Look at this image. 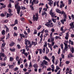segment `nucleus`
<instances>
[{
  "label": "nucleus",
  "mask_w": 74,
  "mask_h": 74,
  "mask_svg": "<svg viewBox=\"0 0 74 74\" xmlns=\"http://www.w3.org/2000/svg\"><path fill=\"white\" fill-rule=\"evenodd\" d=\"M48 21V22L46 24H45V26H46L47 27L49 28L53 27V23H52V20H49Z\"/></svg>",
  "instance_id": "obj_1"
},
{
  "label": "nucleus",
  "mask_w": 74,
  "mask_h": 74,
  "mask_svg": "<svg viewBox=\"0 0 74 74\" xmlns=\"http://www.w3.org/2000/svg\"><path fill=\"white\" fill-rule=\"evenodd\" d=\"M15 8H16V10H17V13L18 14H19L20 13V11H21V6L18 5V4H16L15 5Z\"/></svg>",
  "instance_id": "obj_2"
},
{
  "label": "nucleus",
  "mask_w": 74,
  "mask_h": 74,
  "mask_svg": "<svg viewBox=\"0 0 74 74\" xmlns=\"http://www.w3.org/2000/svg\"><path fill=\"white\" fill-rule=\"evenodd\" d=\"M25 45H29V47L30 48H31L32 46V45H31V42L29 41V40H27V39L25 40ZM28 42V44H27V43Z\"/></svg>",
  "instance_id": "obj_3"
},
{
  "label": "nucleus",
  "mask_w": 74,
  "mask_h": 74,
  "mask_svg": "<svg viewBox=\"0 0 74 74\" xmlns=\"http://www.w3.org/2000/svg\"><path fill=\"white\" fill-rule=\"evenodd\" d=\"M35 15L36 17H35V15H34L33 16V20H34V21H37V20L38 19V13H36L35 14Z\"/></svg>",
  "instance_id": "obj_4"
},
{
  "label": "nucleus",
  "mask_w": 74,
  "mask_h": 74,
  "mask_svg": "<svg viewBox=\"0 0 74 74\" xmlns=\"http://www.w3.org/2000/svg\"><path fill=\"white\" fill-rule=\"evenodd\" d=\"M50 14L53 18H56L57 17L56 16H55V13L52 12V9H51L50 11Z\"/></svg>",
  "instance_id": "obj_5"
},
{
  "label": "nucleus",
  "mask_w": 74,
  "mask_h": 74,
  "mask_svg": "<svg viewBox=\"0 0 74 74\" xmlns=\"http://www.w3.org/2000/svg\"><path fill=\"white\" fill-rule=\"evenodd\" d=\"M5 57V54L4 53H0V60H3V59L1 57Z\"/></svg>",
  "instance_id": "obj_6"
},
{
  "label": "nucleus",
  "mask_w": 74,
  "mask_h": 74,
  "mask_svg": "<svg viewBox=\"0 0 74 74\" xmlns=\"http://www.w3.org/2000/svg\"><path fill=\"white\" fill-rule=\"evenodd\" d=\"M39 1L38 0H33L32 3V5H33L34 3L36 4H38V3Z\"/></svg>",
  "instance_id": "obj_7"
},
{
  "label": "nucleus",
  "mask_w": 74,
  "mask_h": 74,
  "mask_svg": "<svg viewBox=\"0 0 74 74\" xmlns=\"http://www.w3.org/2000/svg\"><path fill=\"white\" fill-rule=\"evenodd\" d=\"M64 44L65 45V47L64 48V50L66 51H67L68 50V47L67 46V44L65 42L64 43Z\"/></svg>",
  "instance_id": "obj_8"
},
{
  "label": "nucleus",
  "mask_w": 74,
  "mask_h": 74,
  "mask_svg": "<svg viewBox=\"0 0 74 74\" xmlns=\"http://www.w3.org/2000/svg\"><path fill=\"white\" fill-rule=\"evenodd\" d=\"M73 57H74V56L71 53H70L68 55V58L69 59H70V58H73Z\"/></svg>",
  "instance_id": "obj_9"
},
{
  "label": "nucleus",
  "mask_w": 74,
  "mask_h": 74,
  "mask_svg": "<svg viewBox=\"0 0 74 74\" xmlns=\"http://www.w3.org/2000/svg\"><path fill=\"white\" fill-rule=\"evenodd\" d=\"M69 32H67V33H66V36L65 37V39L66 40H68V39H69Z\"/></svg>",
  "instance_id": "obj_10"
},
{
  "label": "nucleus",
  "mask_w": 74,
  "mask_h": 74,
  "mask_svg": "<svg viewBox=\"0 0 74 74\" xmlns=\"http://www.w3.org/2000/svg\"><path fill=\"white\" fill-rule=\"evenodd\" d=\"M48 45H49V47L51 49V51H52V46L51 44H48Z\"/></svg>",
  "instance_id": "obj_11"
},
{
  "label": "nucleus",
  "mask_w": 74,
  "mask_h": 74,
  "mask_svg": "<svg viewBox=\"0 0 74 74\" xmlns=\"http://www.w3.org/2000/svg\"><path fill=\"white\" fill-rule=\"evenodd\" d=\"M33 67L34 68H38V66L37 64H35L33 65Z\"/></svg>",
  "instance_id": "obj_12"
},
{
  "label": "nucleus",
  "mask_w": 74,
  "mask_h": 74,
  "mask_svg": "<svg viewBox=\"0 0 74 74\" xmlns=\"http://www.w3.org/2000/svg\"><path fill=\"white\" fill-rule=\"evenodd\" d=\"M44 58H45V60H48V61H49H49H50V59H49L48 58V57H47V56H45Z\"/></svg>",
  "instance_id": "obj_13"
},
{
  "label": "nucleus",
  "mask_w": 74,
  "mask_h": 74,
  "mask_svg": "<svg viewBox=\"0 0 74 74\" xmlns=\"http://www.w3.org/2000/svg\"><path fill=\"white\" fill-rule=\"evenodd\" d=\"M32 45H34V46H36V45L37 44V42H34L33 41L32 42Z\"/></svg>",
  "instance_id": "obj_14"
},
{
  "label": "nucleus",
  "mask_w": 74,
  "mask_h": 74,
  "mask_svg": "<svg viewBox=\"0 0 74 74\" xmlns=\"http://www.w3.org/2000/svg\"><path fill=\"white\" fill-rule=\"evenodd\" d=\"M8 66H9V68L11 69L12 68V69H14V65H10V64H8Z\"/></svg>",
  "instance_id": "obj_15"
},
{
  "label": "nucleus",
  "mask_w": 74,
  "mask_h": 74,
  "mask_svg": "<svg viewBox=\"0 0 74 74\" xmlns=\"http://www.w3.org/2000/svg\"><path fill=\"white\" fill-rule=\"evenodd\" d=\"M52 62H53V63L54 64L55 63V56H52Z\"/></svg>",
  "instance_id": "obj_16"
},
{
  "label": "nucleus",
  "mask_w": 74,
  "mask_h": 74,
  "mask_svg": "<svg viewBox=\"0 0 74 74\" xmlns=\"http://www.w3.org/2000/svg\"><path fill=\"white\" fill-rule=\"evenodd\" d=\"M10 51H11V52H15V49L14 48H13L12 49L10 48Z\"/></svg>",
  "instance_id": "obj_17"
},
{
  "label": "nucleus",
  "mask_w": 74,
  "mask_h": 74,
  "mask_svg": "<svg viewBox=\"0 0 74 74\" xmlns=\"http://www.w3.org/2000/svg\"><path fill=\"white\" fill-rule=\"evenodd\" d=\"M38 51H39V53L40 54H41L42 53V49H37Z\"/></svg>",
  "instance_id": "obj_18"
},
{
  "label": "nucleus",
  "mask_w": 74,
  "mask_h": 74,
  "mask_svg": "<svg viewBox=\"0 0 74 74\" xmlns=\"http://www.w3.org/2000/svg\"><path fill=\"white\" fill-rule=\"evenodd\" d=\"M33 66V65H32V62H30V64L29 65V67L28 68V69H29L31 68H30V67H32Z\"/></svg>",
  "instance_id": "obj_19"
},
{
  "label": "nucleus",
  "mask_w": 74,
  "mask_h": 74,
  "mask_svg": "<svg viewBox=\"0 0 74 74\" xmlns=\"http://www.w3.org/2000/svg\"><path fill=\"white\" fill-rule=\"evenodd\" d=\"M73 25H74L73 23H70V24H69V25H70L71 27L70 28V29H71H71H73Z\"/></svg>",
  "instance_id": "obj_20"
},
{
  "label": "nucleus",
  "mask_w": 74,
  "mask_h": 74,
  "mask_svg": "<svg viewBox=\"0 0 74 74\" xmlns=\"http://www.w3.org/2000/svg\"><path fill=\"white\" fill-rule=\"evenodd\" d=\"M14 43L12 42H11V43L10 44V47H12V46H14Z\"/></svg>",
  "instance_id": "obj_21"
},
{
  "label": "nucleus",
  "mask_w": 74,
  "mask_h": 74,
  "mask_svg": "<svg viewBox=\"0 0 74 74\" xmlns=\"http://www.w3.org/2000/svg\"><path fill=\"white\" fill-rule=\"evenodd\" d=\"M51 20L52 21L54 22V23H56V19H55L54 18H51Z\"/></svg>",
  "instance_id": "obj_22"
},
{
  "label": "nucleus",
  "mask_w": 74,
  "mask_h": 74,
  "mask_svg": "<svg viewBox=\"0 0 74 74\" xmlns=\"http://www.w3.org/2000/svg\"><path fill=\"white\" fill-rule=\"evenodd\" d=\"M49 52V49L48 48H47V47H46V54H47L48 52Z\"/></svg>",
  "instance_id": "obj_23"
},
{
  "label": "nucleus",
  "mask_w": 74,
  "mask_h": 74,
  "mask_svg": "<svg viewBox=\"0 0 74 74\" xmlns=\"http://www.w3.org/2000/svg\"><path fill=\"white\" fill-rule=\"evenodd\" d=\"M7 38H6V39H8L9 38H10V34L8 33V34L6 36Z\"/></svg>",
  "instance_id": "obj_24"
},
{
  "label": "nucleus",
  "mask_w": 74,
  "mask_h": 74,
  "mask_svg": "<svg viewBox=\"0 0 74 74\" xmlns=\"http://www.w3.org/2000/svg\"><path fill=\"white\" fill-rule=\"evenodd\" d=\"M43 62V64H45V65H47V62L45 60H44L43 62Z\"/></svg>",
  "instance_id": "obj_25"
},
{
  "label": "nucleus",
  "mask_w": 74,
  "mask_h": 74,
  "mask_svg": "<svg viewBox=\"0 0 74 74\" xmlns=\"http://www.w3.org/2000/svg\"><path fill=\"white\" fill-rule=\"evenodd\" d=\"M42 36H40V38H41V39L40 40V42L39 43V44L40 43H41V41H42Z\"/></svg>",
  "instance_id": "obj_26"
},
{
  "label": "nucleus",
  "mask_w": 74,
  "mask_h": 74,
  "mask_svg": "<svg viewBox=\"0 0 74 74\" xmlns=\"http://www.w3.org/2000/svg\"><path fill=\"white\" fill-rule=\"evenodd\" d=\"M45 45H44L43 48H45V47H47V42H45Z\"/></svg>",
  "instance_id": "obj_27"
},
{
  "label": "nucleus",
  "mask_w": 74,
  "mask_h": 74,
  "mask_svg": "<svg viewBox=\"0 0 74 74\" xmlns=\"http://www.w3.org/2000/svg\"><path fill=\"white\" fill-rule=\"evenodd\" d=\"M24 34H25V35L26 38H27V36L28 34H27V33H26V31H24Z\"/></svg>",
  "instance_id": "obj_28"
},
{
  "label": "nucleus",
  "mask_w": 74,
  "mask_h": 74,
  "mask_svg": "<svg viewBox=\"0 0 74 74\" xmlns=\"http://www.w3.org/2000/svg\"><path fill=\"white\" fill-rule=\"evenodd\" d=\"M2 34V35H5V30H3L1 32Z\"/></svg>",
  "instance_id": "obj_29"
},
{
  "label": "nucleus",
  "mask_w": 74,
  "mask_h": 74,
  "mask_svg": "<svg viewBox=\"0 0 74 74\" xmlns=\"http://www.w3.org/2000/svg\"><path fill=\"white\" fill-rule=\"evenodd\" d=\"M20 35L21 37H23V38H25V35H24L23 34H20Z\"/></svg>",
  "instance_id": "obj_30"
},
{
  "label": "nucleus",
  "mask_w": 74,
  "mask_h": 74,
  "mask_svg": "<svg viewBox=\"0 0 74 74\" xmlns=\"http://www.w3.org/2000/svg\"><path fill=\"white\" fill-rule=\"evenodd\" d=\"M52 2H49V5H50V6H52V4H53V1H52Z\"/></svg>",
  "instance_id": "obj_31"
},
{
  "label": "nucleus",
  "mask_w": 74,
  "mask_h": 74,
  "mask_svg": "<svg viewBox=\"0 0 74 74\" xmlns=\"http://www.w3.org/2000/svg\"><path fill=\"white\" fill-rule=\"evenodd\" d=\"M45 48L43 47L42 52L44 53H45Z\"/></svg>",
  "instance_id": "obj_32"
},
{
  "label": "nucleus",
  "mask_w": 74,
  "mask_h": 74,
  "mask_svg": "<svg viewBox=\"0 0 74 74\" xmlns=\"http://www.w3.org/2000/svg\"><path fill=\"white\" fill-rule=\"evenodd\" d=\"M56 11L57 12H58V13H59L60 11V10H59V9H56Z\"/></svg>",
  "instance_id": "obj_33"
},
{
  "label": "nucleus",
  "mask_w": 74,
  "mask_h": 74,
  "mask_svg": "<svg viewBox=\"0 0 74 74\" xmlns=\"http://www.w3.org/2000/svg\"><path fill=\"white\" fill-rule=\"evenodd\" d=\"M65 5L64 4H61V5H60V8H62V7H64Z\"/></svg>",
  "instance_id": "obj_34"
},
{
  "label": "nucleus",
  "mask_w": 74,
  "mask_h": 74,
  "mask_svg": "<svg viewBox=\"0 0 74 74\" xmlns=\"http://www.w3.org/2000/svg\"><path fill=\"white\" fill-rule=\"evenodd\" d=\"M64 18H67V15L66 14V13H64V14H63Z\"/></svg>",
  "instance_id": "obj_35"
},
{
  "label": "nucleus",
  "mask_w": 74,
  "mask_h": 74,
  "mask_svg": "<svg viewBox=\"0 0 74 74\" xmlns=\"http://www.w3.org/2000/svg\"><path fill=\"white\" fill-rule=\"evenodd\" d=\"M51 42H53L54 41V38L53 37H51Z\"/></svg>",
  "instance_id": "obj_36"
},
{
  "label": "nucleus",
  "mask_w": 74,
  "mask_h": 74,
  "mask_svg": "<svg viewBox=\"0 0 74 74\" xmlns=\"http://www.w3.org/2000/svg\"><path fill=\"white\" fill-rule=\"evenodd\" d=\"M61 48L62 49H63V44H61L60 45Z\"/></svg>",
  "instance_id": "obj_37"
},
{
  "label": "nucleus",
  "mask_w": 74,
  "mask_h": 74,
  "mask_svg": "<svg viewBox=\"0 0 74 74\" xmlns=\"http://www.w3.org/2000/svg\"><path fill=\"white\" fill-rule=\"evenodd\" d=\"M45 14V11H43L42 12V15H44Z\"/></svg>",
  "instance_id": "obj_38"
},
{
  "label": "nucleus",
  "mask_w": 74,
  "mask_h": 74,
  "mask_svg": "<svg viewBox=\"0 0 74 74\" xmlns=\"http://www.w3.org/2000/svg\"><path fill=\"white\" fill-rule=\"evenodd\" d=\"M59 13H60V14H61V15H63V14H64L65 12H64V11H62V12H61L60 11V12Z\"/></svg>",
  "instance_id": "obj_39"
},
{
  "label": "nucleus",
  "mask_w": 74,
  "mask_h": 74,
  "mask_svg": "<svg viewBox=\"0 0 74 74\" xmlns=\"http://www.w3.org/2000/svg\"><path fill=\"white\" fill-rule=\"evenodd\" d=\"M14 60V58L12 57H10V61H12Z\"/></svg>",
  "instance_id": "obj_40"
},
{
  "label": "nucleus",
  "mask_w": 74,
  "mask_h": 74,
  "mask_svg": "<svg viewBox=\"0 0 74 74\" xmlns=\"http://www.w3.org/2000/svg\"><path fill=\"white\" fill-rule=\"evenodd\" d=\"M71 51L72 53H74V48H73V47L71 48Z\"/></svg>",
  "instance_id": "obj_41"
},
{
  "label": "nucleus",
  "mask_w": 74,
  "mask_h": 74,
  "mask_svg": "<svg viewBox=\"0 0 74 74\" xmlns=\"http://www.w3.org/2000/svg\"><path fill=\"white\" fill-rule=\"evenodd\" d=\"M54 49H56V48H58V46L57 45H55L53 47Z\"/></svg>",
  "instance_id": "obj_42"
},
{
  "label": "nucleus",
  "mask_w": 74,
  "mask_h": 74,
  "mask_svg": "<svg viewBox=\"0 0 74 74\" xmlns=\"http://www.w3.org/2000/svg\"><path fill=\"white\" fill-rule=\"evenodd\" d=\"M30 8H31V10H34V8L33 7L32 5H30Z\"/></svg>",
  "instance_id": "obj_43"
},
{
  "label": "nucleus",
  "mask_w": 74,
  "mask_h": 74,
  "mask_svg": "<svg viewBox=\"0 0 74 74\" xmlns=\"http://www.w3.org/2000/svg\"><path fill=\"white\" fill-rule=\"evenodd\" d=\"M18 68L16 67L14 69V71H16L17 70H18Z\"/></svg>",
  "instance_id": "obj_44"
},
{
  "label": "nucleus",
  "mask_w": 74,
  "mask_h": 74,
  "mask_svg": "<svg viewBox=\"0 0 74 74\" xmlns=\"http://www.w3.org/2000/svg\"><path fill=\"white\" fill-rule=\"evenodd\" d=\"M24 55L26 56V57H27V55H29V54L27 53H25L24 54Z\"/></svg>",
  "instance_id": "obj_45"
},
{
  "label": "nucleus",
  "mask_w": 74,
  "mask_h": 74,
  "mask_svg": "<svg viewBox=\"0 0 74 74\" xmlns=\"http://www.w3.org/2000/svg\"><path fill=\"white\" fill-rule=\"evenodd\" d=\"M48 35H49V34L48 33L45 34L44 35V37H47V36H48Z\"/></svg>",
  "instance_id": "obj_46"
},
{
  "label": "nucleus",
  "mask_w": 74,
  "mask_h": 74,
  "mask_svg": "<svg viewBox=\"0 0 74 74\" xmlns=\"http://www.w3.org/2000/svg\"><path fill=\"white\" fill-rule=\"evenodd\" d=\"M71 0H68V4H71Z\"/></svg>",
  "instance_id": "obj_47"
},
{
  "label": "nucleus",
  "mask_w": 74,
  "mask_h": 74,
  "mask_svg": "<svg viewBox=\"0 0 74 74\" xmlns=\"http://www.w3.org/2000/svg\"><path fill=\"white\" fill-rule=\"evenodd\" d=\"M0 15L1 16H2V17H4V16H5V15L3 13L1 14Z\"/></svg>",
  "instance_id": "obj_48"
},
{
  "label": "nucleus",
  "mask_w": 74,
  "mask_h": 74,
  "mask_svg": "<svg viewBox=\"0 0 74 74\" xmlns=\"http://www.w3.org/2000/svg\"><path fill=\"white\" fill-rule=\"evenodd\" d=\"M42 26L41 25H40L37 28L38 30H40Z\"/></svg>",
  "instance_id": "obj_49"
},
{
  "label": "nucleus",
  "mask_w": 74,
  "mask_h": 74,
  "mask_svg": "<svg viewBox=\"0 0 74 74\" xmlns=\"http://www.w3.org/2000/svg\"><path fill=\"white\" fill-rule=\"evenodd\" d=\"M15 25H16V24H18V20L16 19L15 21Z\"/></svg>",
  "instance_id": "obj_50"
},
{
  "label": "nucleus",
  "mask_w": 74,
  "mask_h": 74,
  "mask_svg": "<svg viewBox=\"0 0 74 74\" xmlns=\"http://www.w3.org/2000/svg\"><path fill=\"white\" fill-rule=\"evenodd\" d=\"M23 52H22V54H24L26 52H25V49H23Z\"/></svg>",
  "instance_id": "obj_51"
},
{
  "label": "nucleus",
  "mask_w": 74,
  "mask_h": 74,
  "mask_svg": "<svg viewBox=\"0 0 74 74\" xmlns=\"http://www.w3.org/2000/svg\"><path fill=\"white\" fill-rule=\"evenodd\" d=\"M39 13L40 14L41 13V10H42V8H40L39 9Z\"/></svg>",
  "instance_id": "obj_52"
},
{
  "label": "nucleus",
  "mask_w": 74,
  "mask_h": 74,
  "mask_svg": "<svg viewBox=\"0 0 74 74\" xmlns=\"http://www.w3.org/2000/svg\"><path fill=\"white\" fill-rule=\"evenodd\" d=\"M14 37L16 36H18V34H17L15 33V32L14 33Z\"/></svg>",
  "instance_id": "obj_53"
},
{
  "label": "nucleus",
  "mask_w": 74,
  "mask_h": 74,
  "mask_svg": "<svg viewBox=\"0 0 74 74\" xmlns=\"http://www.w3.org/2000/svg\"><path fill=\"white\" fill-rule=\"evenodd\" d=\"M37 30L34 29V34H37Z\"/></svg>",
  "instance_id": "obj_54"
},
{
  "label": "nucleus",
  "mask_w": 74,
  "mask_h": 74,
  "mask_svg": "<svg viewBox=\"0 0 74 74\" xmlns=\"http://www.w3.org/2000/svg\"><path fill=\"white\" fill-rule=\"evenodd\" d=\"M1 66H5V62H4L2 64Z\"/></svg>",
  "instance_id": "obj_55"
},
{
  "label": "nucleus",
  "mask_w": 74,
  "mask_h": 74,
  "mask_svg": "<svg viewBox=\"0 0 74 74\" xmlns=\"http://www.w3.org/2000/svg\"><path fill=\"white\" fill-rule=\"evenodd\" d=\"M38 62H39L40 60V56H38Z\"/></svg>",
  "instance_id": "obj_56"
},
{
  "label": "nucleus",
  "mask_w": 74,
  "mask_h": 74,
  "mask_svg": "<svg viewBox=\"0 0 74 74\" xmlns=\"http://www.w3.org/2000/svg\"><path fill=\"white\" fill-rule=\"evenodd\" d=\"M51 42V45L52 46H53L55 44V42Z\"/></svg>",
  "instance_id": "obj_57"
},
{
  "label": "nucleus",
  "mask_w": 74,
  "mask_h": 74,
  "mask_svg": "<svg viewBox=\"0 0 74 74\" xmlns=\"http://www.w3.org/2000/svg\"><path fill=\"white\" fill-rule=\"evenodd\" d=\"M30 59H31V56H30V55H29L28 56V60H30Z\"/></svg>",
  "instance_id": "obj_58"
},
{
  "label": "nucleus",
  "mask_w": 74,
  "mask_h": 74,
  "mask_svg": "<svg viewBox=\"0 0 74 74\" xmlns=\"http://www.w3.org/2000/svg\"><path fill=\"white\" fill-rule=\"evenodd\" d=\"M8 11L9 13H11V12H12V11H11V10L10 9H8Z\"/></svg>",
  "instance_id": "obj_59"
},
{
  "label": "nucleus",
  "mask_w": 74,
  "mask_h": 74,
  "mask_svg": "<svg viewBox=\"0 0 74 74\" xmlns=\"http://www.w3.org/2000/svg\"><path fill=\"white\" fill-rule=\"evenodd\" d=\"M51 30L52 32H53V33H54V32H55V29L52 28V29H51Z\"/></svg>",
  "instance_id": "obj_60"
},
{
  "label": "nucleus",
  "mask_w": 74,
  "mask_h": 74,
  "mask_svg": "<svg viewBox=\"0 0 74 74\" xmlns=\"http://www.w3.org/2000/svg\"><path fill=\"white\" fill-rule=\"evenodd\" d=\"M47 71H51V69L50 68H47Z\"/></svg>",
  "instance_id": "obj_61"
},
{
  "label": "nucleus",
  "mask_w": 74,
  "mask_h": 74,
  "mask_svg": "<svg viewBox=\"0 0 74 74\" xmlns=\"http://www.w3.org/2000/svg\"><path fill=\"white\" fill-rule=\"evenodd\" d=\"M66 64H69L70 63V61H66Z\"/></svg>",
  "instance_id": "obj_62"
},
{
  "label": "nucleus",
  "mask_w": 74,
  "mask_h": 74,
  "mask_svg": "<svg viewBox=\"0 0 74 74\" xmlns=\"http://www.w3.org/2000/svg\"><path fill=\"white\" fill-rule=\"evenodd\" d=\"M17 47L18 49H20L21 48V46L19 45H17Z\"/></svg>",
  "instance_id": "obj_63"
},
{
  "label": "nucleus",
  "mask_w": 74,
  "mask_h": 74,
  "mask_svg": "<svg viewBox=\"0 0 74 74\" xmlns=\"http://www.w3.org/2000/svg\"><path fill=\"white\" fill-rule=\"evenodd\" d=\"M71 37H72V38H73L74 37V34H71Z\"/></svg>",
  "instance_id": "obj_64"
}]
</instances>
